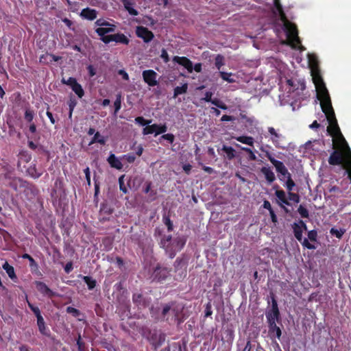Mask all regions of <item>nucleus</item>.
<instances>
[{"instance_id":"obj_50","label":"nucleus","mask_w":351,"mask_h":351,"mask_svg":"<svg viewBox=\"0 0 351 351\" xmlns=\"http://www.w3.org/2000/svg\"><path fill=\"white\" fill-rule=\"evenodd\" d=\"M123 178L124 176H122L119 179V188L120 190L123 191V193H127L128 190L124 184Z\"/></svg>"},{"instance_id":"obj_22","label":"nucleus","mask_w":351,"mask_h":351,"mask_svg":"<svg viewBox=\"0 0 351 351\" xmlns=\"http://www.w3.org/2000/svg\"><path fill=\"white\" fill-rule=\"evenodd\" d=\"M108 162L110 165V166L113 168H115L117 169H121L123 167V165L121 162V160L115 156L114 154H111L108 158Z\"/></svg>"},{"instance_id":"obj_38","label":"nucleus","mask_w":351,"mask_h":351,"mask_svg":"<svg viewBox=\"0 0 351 351\" xmlns=\"http://www.w3.org/2000/svg\"><path fill=\"white\" fill-rule=\"evenodd\" d=\"M346 230L345 229H336V228H331L330 230V232L332 235L336 237L338 239H341L343 234L345 233Z\"/></svg>"},{"instance_id":"obj_39","label":"nucleus","mask_w":351,"mask_h":351,"mask_svg":"<svg viewBox=\"0 0 351 351\" xmlns=\"http://www.w3.org/2000/svg\"><path fill=\"white\" fill-rule=\"evenodd\" d=\"M220 77L226 82H228L229 83H233L234 82V80L231 78L230 76L232 75L231 73H226L224 71H220L219 72Z\"/></svg>"},{"instance_id":"obj_45","label":"nucleus","mask_w":351,"mask_h":351,"mask_svg":"<svg viewBox=\"0 0 351 351\" xmlns=\"http://www.w3.org/2000/svg\"><path fill=\"white\" fill-rule=\"evenodd\" d=\"M112 25V24L108 23V21L102 19H97L95 22V25L98 26V27H106Z\"/></svg>"},{"instance_id":"obj_13","label":"nucleus","mask_w":351,"mask_h":351,"mask_svg":"<svg viewBox=\"0 0 351 351\" xmlns=\"http://www.w3.org/2000/svg\"><path fill=\"white\" fill-rule=\"evenodd\" d=\"M135 121L136 123L145 126L143 131V134L146 135L154 132V125H150L152 120L147 121L141 117H138L135 119Z\"/></svg>"},{"instance_id":"obj_2","label":"nucleus","mask_w":351,"mask_h":351,"mask_svg":"<svg viewBox=\"0 0 351 351\" xmlns=\"http://www.w3.org/2000/svg\"><path fill=\"white\" fill-rule=\"evenodd\" d=\"M321 108L329 123V125L327 127L328 133L331 136L338 138L340 143H347L338 125L332 103L330 102L326 105L321 106Z\"/></svg>"},{"instance_id":"obj_14","label":"nucleus","mask_w":351,"mask_h":351,"mask_svg":"<svg viewBox=\"0 0 351 351\" xmlns=\"http://www.w3.org/2000/svg\"><path fill=\"white\" fill-rule=\"evenodd\" d=\"M173 61L179 64L180 65L183 66L185 69H187V71L189 73L193 72V63L188 58H186L185 56L180 57V56H176L173 58Z\"/></svg>"},{"instance_id":"obj_29","label":"nucleus","mask_w":351,"mask_h":351,"mask_svg":"<svg viewBox=\"0 0 351 351\" xmlns=\"http://www.w3.org/2000/svg\"><path fill=\"white\" fill-rule=\"evenodd\" d=\"M27 171L29 176H31L32 178H38L42 173L40 171H38L36 169L35 165L29 166L27 168Z\"/></svg>"},{"instance_id":"obj_47","label":"nucleus","mask_w":351,"mask_h":351,"mask_svg":"<svg viewBox=\"0 0 351 351\" xmlns=\"http://www.w3.org/2000/svg\"><path fill=\"white\" fill-rule=\"evenodd\" d=\"M62 82L72 87L75 84L77 83V81L73 77H69L67 80L62 78Z\"/></svg>"},{"instance_id":"obj_60","label":"nucleus","mask_w":351,"mask_h":351,"mask_svg":"<svg viewBox=\"0 0 351 351\" xmlns=\"http://www.w3.org/2000/svg\"><path fill=\"white\" fill-rule=\"evenodd\" d=\"M33 117H34V114H33L32 112H31L29 110H26L25 114V119L28 121H32L33 119Z\"/></svg>"},{"instance_id":"obj_59","label":"nucleus","mask_w":351,"mask_h":351,"mask_svg":"<svg viewBox=\"0 0 351 351\" xmlns=\"http://www.w3.org/2000/svg\"><path fill=\"white\" fill-rule=\"evenodd\" d=\"M77 345L78 346L79 351H83L84 350V343L81 340L80 335H78V338L77 339Z\"/></svg>"},{"instance_id":"obj_4","label":"nucleus","mask_w":351,"mask_h":351,"mask_svg":"<svg viewBox=\"0 0 351 351\" xmlns=\"http://www.w3.org/2000/svg\"><path fill=\"white\" fill-rule=\"evenodd\" d=\"M186 243L184 237H178L172 239L171 236L166 237L161 239L160 247L164 248L170 258H173L176 253L180 251Z\"/></svg>"},{"instance_id":"obj_20","label":"nucleus","mask_w":351,"mask_h":351,"mask_svg":"<svg viewBox=\"0 0 351 351\" xmlns=\"http://www.w3.org/2000/svg\"><path fill=\"white\" fill-rule=\"evenodd\" d=\"M261 172L264 175L267 182L269 184L272 183L276 180L274 173L272 171L270 167H263L261 169Z\"/></svg>"},{"instance_id":"obj_3","label":"nucleus","mask_w":351,"mask_h":351,"mask_svg":"<svg viewBox=\"0 0 351 351\" xmlns=\"http://www.w3.org/2000/svg\"><path fill=\"white\" fill-rule=\"evenodd\" d=\"M276 10L279 14L280 21L283 23V29L286 33L288 44L295 48L296 45H299L301 43L298 36L297 27L287 19L282 8Z\"/></svg>"},{"instance_id":"obj_12","label":"nucleus","mask_w":351,"mask_h":351,"mask_svg":"<svg viewBox=\"0 0 351 351\" xmlns=\"http://www.w3.org/2000/svg\"><path fill=\"white\" fill-rule=\"evenodd\" d=\"M260 149L261 152L265 153V157H267L268 160L271 162V164L275 167L276 171H284V163L282 162L275 159L273 157L271 153L265 149L263 146L261 147Z\"/></svg>"},{"instance_id":"obj_11","label":"nucleus","mask_w":351,"mask_h":351,"mask_svg":"<svg viewBox=\"0 0 351 351\" xmlns=\"http://www.w3.org/2000/svg\"><path fill=\"white\" fill-rule=\"evenodd\" d=\"M171 269L166 267H155V280L158 282L165 280L170 275Z\"/></svg>"},{"instance_id":"obj_30","label":"nucleus","mask_w":351,"mask_h":351,"mask_svg":"<svg viewBox=\"0 0 351 351\" xmlns=\"http://www.w3.org/2000/svg\"><path fill=\"white\" fill-rule=\"evenodd\" d=\"M162 221L164 224L167 226L168 231H172L173 225V222L170 219L169 215L165 213L162 217Z\"/></svg>"},{"instance_id":"obj_18","label":"nucleus","mask_w":351,"mask_h":351,"mask_svg":"<svg viewBox=\"0 0 351 351\" xmlns=\"http://www.w3.org/2000/svg\"><path fill=\"white\" fill-rule=\"evenodd\" d=\"M36 286L38 291L43 295L50 298L55 295V293L52 291L45 283L42 282H36Z\"/></svg>"},{"instance_id":"obj_35","label":"nucleus","mask_w":351,"mask_h":351,"mask_svg":"<svg viewBox=\"0 0 351 351\" xmlns=\"http://www.w3.org/2000/svg\"><path fill=\"white\" fill-rule=\"evenodd\" d=\"M215 65L218 70H220L221 66L224 65V57L222 55H217L215 59Z\"/></svg>"},{"instance_id":"obj_24","label":"nucleus","mask_w":351,"mask_h":351,"mask_svg":"<svg viewBox=\"0 0 351 351\" xmlns=\"http://www.w3.org/2000/svg\"><path fill=\"white\" fill-rule=\"evenodd\" d=\"M123 3L125 10L132 16H136L138 12L134 8V3L131 0H123Z\"/></svg>"},{"instance_id":"obj_64","label":"nucleus","mask_w":351,"mask_h":351,"mask_svg":"<svg viewBox=\"0 0 351 351\" xmlns=\"http://www.w3.org/2000/svg\"><path fill=\"white\" fill-rule=\"evenodd\" d=\"M193 70H195L197 73H200L202 71V64L196 63L194 66H193Z\"/></svg>"},{"instance_id":"obj_19","label":"nucleus","mask_w":351,"mask_h":351,"mask_svg":"<svg viewBox=\"0 0 351 351\" xmlns=\"http://www.w3.org/2000/svg\"><path fill=\"white\" fill-rule=\"evenodd\" d=\"M80 16L88 20H94L97 18V12L94 9L89 8H84L81 11Z\"/></svg>"},{"instance_id":"obj_63","label":"nucleus","mask_w":351,"mask_h":351,"mask_svg":"<svg viewBox=\"0 0 351 351\" xmlns=\"http://www.w3.org/2000/svg\"><path fill=\"white\" fill-rule=\"evenodd\" d=\"M271 221L274 223H277L278 218L274 210L269 211Z\"/></svg>"},{"instance_id":"obj_58","label":"nucleus","mask_w":351,"mask_h":351,"mask_svg":"<svg viewBox=\"0 0 351 351\" xmlns=\"http://www.w3.org/2000/svg\"><path fill=\"white\" fill-rule=\"evenodd\" d=\"M161 58L163 59L165 63L169 61V55L165 49L162 50Z\"/></svg>"},{"instance_id":"obj_41","label":"nucleus","mask_w":351,"mask_h":351,"mask_svg":"<svg viewBox=\"0 0 351 351\" xmlns=\"http://www.w3.org/2000/svg\"><path fill=\"white\" fill-rule=\"evenodd\" d=\"M114 114L117 113V112L121 109V95L118 94L117 95V98L115 101L114 102Z\"/></svg>"},{"instance_id":"obj_17","label":"nucleus","mask_w":351,"mask_h":351,"mask_svg":"<svg viewBox=\"0 0 351 351\" xmlns=\"http://www.w3.org/2000/svg\"><path fill=\"white\" fill-rule=\"evenodd\" d=\"M268 333L271 339L276 337L278 339H280L282 330L280 328L276 325V323L268 324Z\"/></svg>"},{"instance_id":"obj_33","label":"nucleus","mask_w":351,"mask_h":351,"mask_svg":"<svg viewBox=\"0 0 351 351\" xmlns=\"http://www.w3.org/2000/svg\"><path fill=\"white\" fill-rule=\"evenodd\" d=\"M210 103L220 109H222V110L228 109V106H226V104H224L222 101H221L218 98L212 99L210 101Z\"/></svg>"},{"instance_id":"obj_55","label":"nucleus","mask_w":351,"mask_h":351,"mask_svg":"<svg viewBox=\"0 0 351 351\" xmlns=\"http://www.w3.org/2000/svg\"><path fill=\"white\" fill-rule=\"evenodd\" d=\"M123 158L126 160L128 162L132 163L135 160L136 158L133 154H128L124 155L123 156Z\"/></svg>"},{"instance_id":"obj_23","label":"nucleus","mask_w":351,"mask_h":351,"mask_svg":"<svg viewBox=\"0 0 351 351\" xmlns=\"http://www.w3.org/2000/svg\"><path fill=\"white\" fill-rule=\"evenodd\" d=\"M234 138L237 141H239V142H240L241 143L250 145L251 147H254V139L252 136H240L234 137Z\"/></svg>"},{"instance_id":"obj_54","label":"nucleus","mask_w":351,"mask_h":351,"mask_svg":"<svg viewBox=\"0 0 351 351\" xmlns=\"http://www.w3.org/2000/svg\"><path fill=\"white\" fill-rule=\"evenodd\" d=\"M84 173L86 176V179L87 181V184L88 186H90V171L88 167H86L84 170Z\"/></svg>"},{"instance_id":"obj_52","label":"nucleus","mask_w":351,"mask_h":351,"mask_svg":"<svg viewBox=\"0 0 351 351\" xmlns=\"http://www.w3.org/2000/svg\"><path fill=\"white\" fill-rule=\"evenodd\" d=\"M213 93L210 91H206L204 94V97L201 99V101H204L206 102H210L213 97Z\"/></svg>"},{"instance_id":"obj_32","label":"nucleus","mask_w":351,"mask_h":351,"mask_svg":"<svg viewBox=\"0 0 351 351\" xmlns=\"http://www.w3.org/2000/svg\"><path fill=\"white\" fill-rule=\"evenodd\" d=\"M171 312L172 315L174 314V310H171V305L165 304L162 311V316L166 320L169 319L168 314Z\"/></svg>"},{"instance_id":"obj_7","label":"nucleus","mask_w":351,"mask_h":351,"mask_svg":"<svg viewBox=\"0 0 351 351\" xmlns=\"http://www.w3.org/2000/svg\"><path fill=\"white\" fill-rule=\"evenodd\" d=\"M267 130L269 135V139L274 145L277 148H285L286 138L280 132V130H276L273 127H269Z\"/></svg>"},{"instance_id":"obj_1","label":"nucleus","mask_w":351,"mask_h":351,"mask_svg":"<svg viewBox=\"0 0 351 351\" xmlns=\"http://www.w3.org/2000/svg\"><path fill=\"white\" fill-rule=\"evenodd\" d=\"M328 161L330 165H342L351 180V149L347 143H340L339 148L330 154Z\"/></svg>"},{"instance_id":"obj_34","label":"nucleus","mask_w":351,"mask_h":351,"mask_svg":"<svg viewBox=\"0 0 351 351\" xmlns=\"http://www.w3.org/2000/svg\"><path fill=\"white\" fill-rule=\"evenodd\" d=\"M37 324L38 326V329L42 334H47V328L45 324V321L43 317H38L37 319Z\"/></svg>"},{"instance_id":"obj_15","label":"nucleus","mask_w":351,"mask_h":351,"mask_svg":"<svg viewBox=\"0 0 351 351\" xmlns=\"http://www.w3.org/2000/svg\"><path fill=\"white\" fill-rule=\"evenodd\" d=\"M283 169H284V171H276L278 173H280L281 176L287 178V182H286V186H287V189H288L289 191H291L293 189V187L295 186V184L294 182V181L293 180V179L291 178V173L289 172L288 169H287V167L285 166V165H283Z\"/></svg>"},{"instance_id":"obj_26","label":"nucleus","mask_w":351,"mask_h":351,"mask_svg":"<svg viewBox=\"0 0 351 351\" xmlns=\"http://www.w3.org/2000/svg\"><path fill=\"white\" fill-rule=\"evenodd\" d=\"M236 146L237 147H239L242 151L246 152L248 154V159L250 160L255 161L257 160L256 155L254 154V153L250 148L245 147H241V145H239L238 144H237Z\"/></svg>"},{"instance_id":"obj_49","label":"nucleus","mask_w":351,"mask_h":351,"mask_svg":"<svg viewBox=\"0 0 351 351\" xmlns=\"http://www.w3.org/2000/svg\"><path fill=\"white\" fill-rule=\"evenodd\" d=\"M205 317H209L213 314L212 304L210 302H208L205 306Z\"/></svg>"},{"instance_id":"obj_42","label":"nucleus","mask_w":351,"mask_h":351,"mask_svg":"<svg viewBox=\"0 0 351 351\" xmlns=\"http://www.w3.org/2000/svg\"><path fill=\"white\" fill-rule=\"evenodd\" d=\"M95 142H97V143H99L100 144L104 145L106 143V140H105L104 137L101 136L99 132H96L95 134L93 139V141H91L90 143H93Z\"/></svg>"},{"instance_id":"obj_21","label":"nucleus","mask_w":351,"mask_h":351,"mask_svg":"<svg viewBox=\"0 0 351 351\" xmlns=\"http://www.w3.org/2000/svg\"><path fill=\"white\" fill-rule=\"evenodd\" d=\"M115 30V25H110V26H106V27H97L96 29H95V32L98 34L99 36H100L102 39V38L104 36H107L108 34L109 33H111V32H114Z\"/></svg>"},{"instance_id":"obj_51","label":"nucleus","mask_w":351,"mask_h":351,"mask_svg":"<svg viewBox=\"0 0 351 351\" xmlns=\"http://www.w3.org/2000/svg\"><path fill=\"white\" fill-rule=\"evenodd\" d=\"M66 312L68 313L72 314L75 317H77V316H78L80 315V311L77 309H76V308H75L73 307H71V306H68L66 308Z\"/></svg>"},{"instance_id":"obj_53","label":"nucleus","mask_w":351,"mask_h":351,"mask_svg":"<svg viewBox=\"0 0 351 351\" xmlns=\"http://www.w3.org/2000/svg\"><path fill=\"white\" fill-rule=\"evenodd\" d=\"M177 346L176 343L173 345L168 344L165 348L162 349L160 351H177Z\"/></svg>"},{"instance_id":"obj_40","label":"nucleus","mask_w":351,"mask_h":351,"mask_svg":"<svg viewBox=\"0 0 351 351\" xmlns=\"http://www.w3.org/2000/svg\"><path fill=\"white\" fill-rule=\"evenodd\" d=\"M175 139L174 135L172 134H166L162 135L159 138V142L162 143L163 140H166L168 141L169 143H172Z\"/></svg>"},{"instance_id":"obj_48","label":"nucleus","mask_w":351,"mask_h":351,"mask_svg":"<svg viewBox=\"0 0 351 351\" xmlns=\"http://www.w3.org/2000/svg\"><path fill=\"white\" fill-rule=\"evenodd\" d=\"M255 346V343H253L250 339H248L243 351H254L253 349Z\"/></svg>"},{"instance_id":"obj_57","label":"nucleus","mask_w":351,"mask_h":351,"mask_svg":"<svg viewBox=\"0 0 351 351\" xmlns=\"http://www.w3.org/2000/svg\"><path fill=\"white\" fill-rule=\"evenodd\" d=\"M23 258H27V261H29L31 266H36V262L34 260V258L32 256H30L29 254H23Z\"/></svg>"},{"instance_id":"obj_9","label":"nucleus","mask_w":351,"mask_h":351,"mask_svg":"<svg viewBox=\"0 0 351 351\" xmlns=\"http://www.w3.org/2000/svg\"><path fill=\"white\" fill-rule=\"evenodd\" d=\"M292 229L295 239L301 242L302 245L308 249V250H314L315 249V246L309 243L307 239H302V233L303 231L302 230L301 226L298 223L294 222L292 224Z\"/></svg>"},{"instance_id":"obj_31","label":"nucleus","mask_w":351,"mask_h":351,"mask_svg":"<svg viewBox=\"0 0 351 351\" xmlns=\"http://www.w3.org/2000/svg\"><path fill=\"white\" fill-rule=\"evenodd\" d=\"M3 269L5 270V271L7 272L8 275L9 276V277L10 278H14L16 277L15 274H14V267L10 265L7 262H5L3 265Z\"/></svg>"},{"instance_id":"obj_46","label":"nucleus","mask_w":351,"mask_h":351,"mask_svg":"<svg viewBox=\"0 0 351 351\" xmlns=\"http://www.w3.org/2000/svg\"><path fill=\"white\" fill-rule=\"evenodd\" d=\"M317 237V232L315 230H312L308 232V239L311 241H316Z\"/></svg>"},{"instance_id":"obj_5","label":"nucleus","mask_w":351,"mask_h":351,"mask_svg":"<svg viewBox=\"0 0 351 351\" xmlns=\"http://www.w3.org/2000/svg\"><path fill=\"white\" fill-rule=\"evenodd\" d=\"M312 77L313 83L315 84L317 97L320 101V105H326L328 103H330L331 100L328 91L324 82L322 77L319 71H312Z\"/></svg>"},{"instance_id":"obj_25","label":"nucleus","mask_w":351,"mask_h":351,"mask_svg":"<svg viewBox=\"0 0 351 351\" xmlns=\"http://www.w3.org/2000/svg\"><path fill=\"white\" fill-rule=\"evenodd\" d=\"M143 77L146 83L149 86H154V71H144L143 73Z\"/></svg>"},{"instance_id":"obj_16","label":"nucleus","mask_w":351,"mask_h":351,"mask_svg":"<svg viewBox=\"0 0 351 351\" xmlns=\"http://www.w3.org/2000/svg\"><path fill=\"white\" fill-rule=\"evenodd\" d=\"M136 34L138 37L143 38L145 42H148L152 40L153 34L152 32L149 31L147 28L140 26L136 28Z\"/></svg>"},{"instance_id":"obj_10","label":"nucleus","mask_w":351,"mask_h":351,"mask_svg":"<svg viewBox=\"0 0 351 351\" xmlns=\"http://www.w3.org/2000/svg\"><path fill=\"white\" fill-rule=\"evenodd\" d=\"M102 41L105 43H109L111 41H115L117 43L128 44L129 40L125 35L122 34H117L113 35H109L107 36H104L102 38Z\"/></svg>"},{"instance_id":"obj_36","label":"nucleus","mask_w":351,"mask_h":351,"mask_svg":"<svg viewBox=\"0 0 351 351\" xmlns=\"http://www.w3.org/2000/svg\"><path fill=\"white\" fill-rule=\"evenodd\" d=\"M71 88L79 97L81 98L84 95L82 87L77 82Z\"/></svg>"},{"instance_id":"obj_27","label":"nucleus","mask_w":351,"mask_h":351,"mask_svg":"<svg viewBox=\"0 0 351 351\" xmlns=\"http://www.w3.org/2000/svg\"><path fill=\"white\" fill-rule=\"evenodd\" d=\"M222 150L224 151L227 155V158L229 160H232L235 158V150L232 147L223 145Z\"/></svg>"},{"instance_id":"obj_6","label":"nucleus","mask_w":351,"mask_h":351,"mask_svg":"<svg viewBox=\"0 0 351 351\" xmlns=\"http://www.w3.org/2000/svg\"><path fill=\"white\" fill-rule=\"evenodd\" d=\"M275 195L280 201V202H278L279 206L284 210L286 213H289V210L285 206V205H291L289 200L295 203H299L300 200V195L298 193H292L291 191H289L287 198L285 192L282 189L276 190L275 192Z\"/></svg>"},{"instance_id":"obj_43","label":"nucleus","mask_w":351,"mask_h":351,"mask_svg":"<svg viewBox=\"0 0 351 351\" xmlns=\"http://www.w3.org/2000/svg\"><path fill=\"white\" fill-rule=\"evenodd\" d=\"M167 131V126L165 125H159L155 124V136L165 133Z\"/></svg>"},{"instance_id":"obj_61","label":"nucleus","mask_w":351,"mask_h":351,"mask_svg":"<svg viewBox=\"0 0 351 351\" xmlns=\"http://www.w3.org/2000/svg\"><path fill=\"white\" fill-rule=\"evenodd\" d=\"M235 120V118L232 116L224 114L221 117V121H231Z\"/></svg>"},{"instance_id":"obj_8","label":"nucleus","mask_w":351,"mask_h":351,"mask_svg":"<svg viewBox=\"0 0 351 351\" xmlns=\"http://www.w3.org/2000/svg\"><path fill=\"white\" fill-rule=\"evenodd\" d=\"M266 318L268 324L276 323L280 319V314L276 298H271V308L266 312Z\"/></svg>"},{"instance_id":"obj_62","label":"nucleus","mask_w":351,"mask_h":351,"mask_svg":"<svg viewBox=\"0 0 351 351\" xmlns=\"http://www.w3.org/2000/svg\"><path fill=\"white\" fill-rule=\"evenodd\" d=\"M263 207L264 208H265V209L268 210H269V212L270 210H274V209L272 208V207H271V205L270 202H269L268 200H265V201L263 202Z\"/></svg>"},{"instance_id":"obj_44","label":"nucleus","mask_w":351,"mask_h":351,"mask_svg":"<svg viewBox=\"0 0 351 351\" xmlns=\"http://www.w3.org/2000/svg\"><path fill=\"white\" fill-rule=\"evenodd\" d=\"M84 282L88 285L89 289H93L95 287V281L88 276H84Z\"/></svg>"},{"instance_id":"obj_56","label":"nucleus","mask_w":351,"mask_h":351,"mask_svg":"<svg viewBox=\"0 0 351 351\" xmlns=\"http://www.w3.org/2000/svg\"><path fill=\"white\" fill-rule=\"evenodd\" d=\"M199 165L202 166V169L205 172H206V173H208L209 174H211V173H213L214 172V169L212 167H210L205 166L202 162H199Z\"/></svg>"},{"instance_id":"obj_37","label":"nucleus","mask_w":351,"mask_h":351,"mask_svg":"<svg viewBox=\"0 0 351 351\" xmlns=\"http://www.w3.org/2000/svg\"><path fill=\"white\" fill-rule=\"evenodd\" d=\"M298 213L300 214L301 217L302 218H308L309 217V212L306 208L300 204L298 208Z\"/></svg>"},{"instance_id":"obj_28","label":"nucleus","mask_w":351,"mask_h":351,"mask_svg":"<svg viewBox=\"0 0 351 351\" xmlns=\"http://www.w3.org/2000/svg\"><path fill=\"white\" fill-rule=\"evenodd\" d=\"M187 88H188L187 84H184L181 86H176L174 88V92H173L174 97H176L180 95L186 93Z\"/></svg>"}]
</instances>
